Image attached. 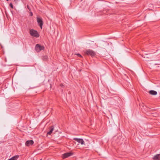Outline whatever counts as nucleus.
Returning <instances> with one entry per match:
<instances>
[{
  "mask_svg": "<svg viewBox=\"0 0 160 160\" xmlns=\"http://www.w3.org/2000/svg\"><path fill=\"white\" fill-rule=\"evenodd\" d=\"M14 1L15 2H16V1H17V0H14Z\"/></svg>",
  "mask_w": 160,
  "mask_h": 160,
  "instance_id": "nucleus-18",
  "label": "nucleus"
},
{
  "mask_svg": "<svg viewBox=\"0 0 160 160\" xmlns=\"http://www.w3.org/2000/svg\"><path fill=\"white\" fill-rule=\"evenodd\" d=\"M33 15V13L32 12H30V16H32Z\"/></svg>",
  "mask_w": 160,
  "mask_h": 160,
  "instance_id": "nucleus-17",
  "label": "nucleus"
},
{
  "mask_svg": "<svg viewBox=\"0 0 160 160\" xmlns=\"http://www.w3.org/2000/svg\"><path fill=\"white\" fill-rule=\"evenodd\" d=\"M84 52L85 54L90 55L92 57L95 56L96 55V53L94 51L90 49L85 50Z\"/></svg>",
  "mask_w": 160,
  "mask_h": 160,
  "instance_id": "nucleus-1",
  "label": "nucleus"
},
{
  "mask_svg": "<svg viewBox=\"0 0 160 160\" xmlns=\"http://www.w3.org/2000/svg\"><path fill=\"white\" fill-rule=\"evenodd\" d=\"M42 59L43 61H47L48 59V57L47 55L43 56L42 57Z\"/></svg>",
  "mask_w": 160,
  "mask_h": 160,
  "instance_id": "nucleus-12",
  "label": "nucleus"
},
{
  "mask_svg": "<svg viewBox=\"0 0 160 160\" xmlns=\"http://www.w3.org/2000/svg\"><path fill=\"white\" fill-rule=\"evenodd\" d=\"M35 49L37 52H39L41 50H44V47L39 44H37L35 46Z\"/></svg>",
  "mask_w": 160,
  "mask_h": 160,
  "instance_id": "nucleus-3",
  "label": "nucleus"
},
{
  "mask_svg": "<svg viewBox=\"0 0 160 160\" xmlns=\"http://www.w3.org/2000/svg\"><path fill=\"white\" fill-rule=\"evenodd\" d=\"M33 143V141L32 140H30L27 141L25 143V145L27 146H29L30 145H32Z\"/></svg>",
  "mask_w": 160,
  "mask_h": 160,
  "instance_id": "nucleus-7",
  "label": "nucleus"
},
{
  "mask_svg": "<svg viewBox=\"0 0 160 160\" xmlns=\"http://www.w3.org/2000/svg\"><path fill=\"white\" fill-rule=\"evenodd\" d=\"M49 131L47 132V135L48 134L50 135L52 133V131L54 130V126H52L50 127L49 128Z\"/></svg>",
  "mask_w": 160,
  "mask_h": 160,
  "instance_id": "nucleus-8",
  "label": "nucleus"
},
{
  "mask_svg": "<svg viewBox=\"0 0 160 160\" xmlns=\"http://www.w3.org/2000/svg\"><path fill=\"white\" fill-rule=\"evenodd\" d=\"M27 7L28 9L29 10V11H31V10L29 6L28 5H27Z\"/></svg>",
  "mask_w": 160,
  "mask_h": 160,
  "instance_id": "nucleus-14",
  "label": "nucleus"
},
{
  "mask_svg": "<svg viewBox=\"0 0 160 160\" xmlns=\"http://www.w3.org/2000/svg\"><path fill=\"white\" fill-rule=\"evenodd\" d=\"M37 20L38 25L40 26L41 29L42 28V25H43V22L42 18L37 17Z\"/></svg>",
  "mask_w": 160,
  "mask_h": 160,
  "instance_id": "nucleus-4",
  "label": "nucleus"
},
{
  "mask_svg": "<svg viewBox=\"0 0 160 160\" xmlns=\"http://www.w3.org/2000/svg\"><path fill=\"white\" fill-rule=\"evenodd\" d=\"M73 139L77 141L78 143H80L82 145H83L84 144V141L82 139L74 138Z\"/></svg>",
  "mask_w": 160,
  "mask_h": 160,
  "instance_id": "nucleus-6",
  "label": "nucleus"
},
{
  "mask_svg": "<svg viewBox=\"0 0 160 160\" xmlns=\"http://www.w3.org/2000/svg\"><path fill=\"white\" fill-rule=\"evenodd\" d=\"M154 160H160V154H157L153 157Z\"/></svg>",
  "mask_w": 160,
  "mask_h": 160,
  "instance_id": "nucleus-9",
  "label": "nucleus"
},
{
  "mask_svg": "<svg viewBox=\"0 0 160 160\" xmlns=\"http://www.w3.org/2000/svg\"><path fill=\"white\" fill-rule=\"evenodd\" d=\"M40 160H42V159H41Z\"/></svg>",
  "mask_w": 160,
  "mask_h": 160,
  "instance_id": "nucleus-19",
  "label": "nucleus"
},
{
  "mask_svg": "<svg viewBox=\"0 0 160 160\" xmlns=\"http://www.w3.org/2000/svg\"><path fill=\"white\" fill-rule=\"evenodd\" d=\"M76 55H77V56H78L79 57H82V56L79 53H78L77 54H76Z\"/></svg>",
  "mask_w": 160,
  "mask_h": 160,
  "instance_id": "nucleus-15",
  "label": "nucleus"
},
{
  "mask_svg": "<svg viewBox=\"0 0 160 160\" xmlns=\"http://www.w3.org/2000/svg\"><path fill=\"white\" fill-rule=\"evenodd\" d=\"M19 158L18 155H15L11 158L8 159V160H17Z\"/></svg>",
  "mask_w": 160,
  "mask_h": 160,
  "instance_id": "nucleus-11",
  "label": "nucleus"
},
{
  "mask_svg": "<svg viewBox=\"0 0 160 160\" xmlns=\"http://www.w3.org/2000/svg\"><path fill=\"white\" fill-rule=\"evenodd\" d=\"M149 92L150 94L153 95H155L157 94V92L154 90H150Z\"/></svg>",
  "mask_w": 160,
  "mask_h": 160,
  "instance_id": "nucleus-10",
  "label": "nucleus"
},
{
  "mask_svg": "<svg viewBox=\"0 0 160 160\" xmlns=\"http://www.w3.org/2000/svg\"><path fill=\"white\" fill-rule=\"evenodd\" d=\"M29 33L31 36L36 38H38L39 36L38 31L34 29L30 30Z\"/></svg>",
  "mask_w": 160,
  "mask_h": 160,
  "instance_id": "nucleus-2",
  "label": "nucleus"
},
{
  "mask_svg": "<svg viewBox=\"0 0 160 160\" xmlns=\"http://www.w3.org/2000/svg\"><path fill=\"white\" fill-rule=\"evenodd\" d=\"M9 6L11 8H13V5L12 3H10V4H9Z\"/></svg>",
  "mask_w": 160,
  "mask_h": 160,
  "instance_id": "nucleus-13",
  "label": "nucleus"
},
{
  "mask_svg": "<svg viewBox=\"0 0 160 160\" xmlns=\"http://www.w3.org/2000/svg\"><path fill=\"white\" fill-rule=\"evenodd\" d=\"M72 154L70 152L65 153L62 155V158L63 159H65L72 156Z\"/></svg>",
  "mask_w": 160,
  "mask_h": 160,
  "instance_id": "nucleus-5",
  "label": "nucleus"
},
{
  "mask_svg": "<svg viewBox=\"0 0 160 160\" xmlns=\"http://www.w3.org/2000/svg\"><path fill=\"white\" fill-rule=\"evenodd\" d=\"M60 86L62 87H64V86L62 84H61Z\"/></svg>",
  "mask_w": 160,
  "mask_h": 160,
  "instance_id": "nucleus-16",
  "label": "nucleus"
}]
</instances>
